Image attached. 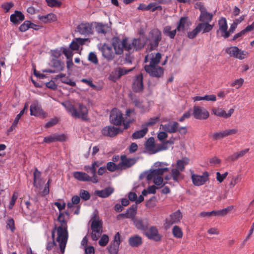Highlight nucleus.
<instances>
[{"label":"nucleus","mask_w":254,"mask_h":254,"mask_svg":"<svg viewBox=\"0 0 254 254\" xmlns=\"http://www.w3.org/2000/svg\"><path fill=\"white\" fill-rule=\"evenodd\" d=\"M62 105L65 107L67 111L70 113L72 117L76 119H81L84 121L89 120L88 109L83 104H79L77 108L69 102H63Z\"/></svg>","instance_id":"nucleus-1"},{"label":"nucleus","mask_w":254,"mask_h":254,"mask_svg":"<svg viewBox=\"0 0 254 254\" xmlns=\"http://www.w3.org/2000/svg\"><path fill=\"white\" fill-rule=\"evenodd\" d=\"M89 41L88 38H75L69 45V48H63V53L66 57L67 61L66 64H73V53L71 50H78L80 46L85 44L86 41Z\"/></svg>","instance_id":"nucleus-2"},{"label":"nucleus","mask_w":254,"mask_h":254,"mask_svg":"<svg viewBox=\"0 0 254 254\" xmlns=\"http://www.w3.org/2000/svg\"><path fill=\"white\" fill-rule=\"evenodd\" d=\"M58 237L57 241L60 243L59 246L61 251H64L66 244L68 239L67 227L59 226L57 228Z\"/></svg>","instance_id":"nucleus-3"},{"label":"nucleus","mask_w":254,"mask_h":254,"mask_svg":"<svg viewBox=\"0 0 254 254\" xmlns=\"http://www.w3.org/2000/svg\"><path fill=\"white\" fill-rule=\"evenodd\" d=\"M144 69L152 77L159 78L164 74V68L158 64H145Z\"/></svg>","instance_id":"nucleus-4"},{"label":"nucleus","mask_w":254,"mask_h":254,"mask_svg":"<svg viewBox=\"0 0 254 254\" xmlns=\"http://www.w3.org/2000/svg\"><path fill=\"white\" fill-rule=\"evenodd\" d=\"M134 68V67L127 69L124 67L116 68L110 74L108 78L110 80L115 82L119 80L123 75H126L129 72L132 71Z\"/></svg>","instance_id":"nucleus-5"},{"label":"nucleus","mask_w":254,"mask_h":254,"mask_svg":"<svg viewBox=\"0 0 254 254\" xmlns=\"http://www.w3.org/2000/svg\"><path fill=\"white\" fill-rule=\"evenodd\" d=\"M123 115V114L120 110L116 108L113 109L110 115V123L116 126L121 125L122 122L124 121Z\"/></svg>","instance_id":"nucleus-6"},{"label":"nucleus","mask_w":254,"mask_h":254,"mask_svg":"<svg viewBox=\"0 0 254 254\" xmlns=\"http://www.w3.org/2000/svg\"><path fill=\"white\" fill-rule=\"evenodd\" d=\"M113 46L116 54L120 55L123 53L124 49L127 51L128 41L127 39H124L121 41L118 38H115L113 40Z\"/></svg>","instance_id":"nucleus-7"},{"label":"nucleus","mask_w":254,"mask_h":254,"mask_svg":"<svg viewBox=\"0 0 254 254\" xmlns=\"http://www.w3.org/2000/svg\"><path fill=\"white\" fill-rule=\"evenodd\" d=\"M143 75L141 73L134 76L132 83V89L134 92L141 93L143 91Z\"/></svg>","instance_id":"nucleus-8"},{"label":"nucleus","mask_w":254,"mask_h":254,"mask_svg":"<svg viewBox=\"0 0 254 254\" xmlns=\"http://www.w3.org/2000/svg\"><path fill=\"white\" fill-rule=\"evenodd\" d=\"M123 132L122 128L112 126H106L101 130L102 134L104 136L110 137H114Z\"/></svg>","instance_id":"nucleus-9"},{"label":"nucleus","mask_w":254,"mask_h":254,"mask_svg":"<svg viewBox=\"0 0 254 254\" xmlns=\"http://www.w3.org/2000/svg\"><path fill=\"white\" fill-rule=\"evenodd\" d=\"M192 115L197 120H206L209 116L208 111L204 108L194 106L193 108Z\"/></svg>","instance_id":"nucleus-10"},{"label":"nucleus","mask_w":254,"mask_h":254,"mask_svg":"<svg viewBox=\"0 0 254 254\" xmlns=\"http://www.w3.org/2000/svg\"><path fill=\"white\" fill-rule=\"evenodd\" d=\"M150 33L151 35L150 48L153 50L158 47L159 42L162 39L161 32L158 29H154Z\"/></svg>","instance_id":"nucleus-11"},{"label":"nucleus","mask_w":254,"mask_h":254,"mask_svg":"<svg viewBox=\"0 0 254 254\" xmlns=\"http://www.w3.org/2000/svg\"><path fill=\"white\" fill-rule=\"evenodd\" d=\"M120 158L121 161L119 163V168L121 170L131 167L137 161V159L134 158H127L126 155H121Z\"/></svg>","instance_id":"nucleus-12"},{"label":"nucleus","mask_w":254,"mask_h":254,"mask_svg":"<svg viewBox=\"0 0 254 254\" xmlns=\"http://www.w3.org/2000/svg\"><path fill=\"white\" fill-rule=\"evenodd\" d=\"M145 42L143 40L138 38L134 39L131 42H128V46L127 48L128 52L137 51L141 49L144 46Z\"/></svg>","instance_id":"nucleus-13"},{"label":"nucleus","mask_w":254,"mask_h":254,"mask_svg":"<svg viewBox=\"0 0 254 254\" xmlns=\"http://www.w3.org/2000/svg\"><path fill=\"white\" fill-rule=\"evenodd\" d=\"M120 243V234L117 232L114 236L113 243L108 248L109 253L110 254H118Z\"/></svg>","instance_id":"nucleus-14"},{"label":"nucleus","mask_w":254,"mask_h":254,"mask_svg":"<svg viewBox=\"0 0 254 254\" xmlns=\"http://www.w3.org/2000/svg\"><path fill=\"white\" fill-rule=\"evenodd\" d=\"M66 136L64 134L54 133L44 138L43 142L50 143L51 142L60 141L63 142L66 140Z\"/></svg>","instance_id":"nucleus-15"},{"label":"nucleus","mask_w":254,"mask_h":254,"mask_svg":"<svg viewBox=\"0 0 254 254\" xmlns=\"http://www.w3.org/2000/svg\"><path fill=\"white\" fill-rule=\"evenodd\" d=\"M77 31L81 35H89L92 33V25L88 22H82L77 27Z\"/></svg>","instance_id":"nucleus-16"},{"label":"nucleus","mask_w":254,"mask_h":254,"mask_svg":"<svg viewBox=\"0 0 254 254\" xmlns=\"http://www.w3.org/2000/svg\"><path fill=\"white\" fill-rule=\"evenodd\" d=\"M191 179L193 184L196 186L203 185L208 179V173L205 172L202 176L192 174L191 175Z\"/></svg>","instance_id":"nucleus-17"},{"label":"nucleus","mask_w":254,"mask_h":254,"mask_svg":"<svg viewBox=\"0 0 254 254\" xmlns=\"http://www.w3.org/2000/svg\"><path fill=\"white\" fill-rule=\"evenodd\" d=\"M146 236L150 240L158 242L161 240L162 236L158 233V230L156 227H151L148 231L145 232Z\"/></svg>","instance_id":"nucleus-18"},{"label":"nucleus","mask_w":254,"mask_h":254,"mask_svg":"<svg viewBox=\"0 0 254 254\" xmlns=\"http://www.w3.org/2000/svg\"><path fill=\"white\" fill-rule=\"evenodd\" d=\"M212 112L213 114L217 116L227 119L231 116L234 112V109L231 108L229 110L228 113H226L225 111L222 108H214L212 109Z\"/></svg>","instance_id":"nucleus-19"},{"label":"nucleus","mask_w":254,"mask_h":254,"mask_svg":"<svg viewBox=\"0 0 254 254\" xmlns=\"http://www.w3.org/2000/svg\"><path fill=\"white\" fill-rule=\"evenodd\" d=\"M30 115L34 116H42L45 117V113L37 102H33L30 107Z\"/></svg>","instance_id":"nucleus-20"},{"label":"nucleus","mask_w":254,"mask_h":254,"mask_svg":"<svg viewBox=\"0 0 254 254\" xmlns=\"http://www.w3.org/2000/svg\"><path fill=\"white\" fill-rule=\"evenodd\" d=\"M103 56L108 61L112 60L114 57V53L111 46L104 44L101 49Z\"/></svg>","instance_id":"nucleus-21"},{"label":"nucleus","mask_w":254,"mask_h":254,"mask_svg":"<svg viewBox=\"0 0 254 254\" xmlns=\"http://www.w3.org/2000/svg\"><path fill=\"white\" fill-rule=\"evenodd\" d=\"M182 218V215L180 211L178 210L170 216V219H166V223L168 225H171L174 223L180 222Z\"/></svg>","instance_id":"nucleus-22"},{"label":"nucleus","mask_w":254,"mask_h":254,"mask_svg":"<svg viewBox=\"0 0 254 254\" xmlns=\"http://www.w3.org/2000/svg\"><path fill=\"white\" fill-rule=\"evenodd\" d=\"M133 223L136 228L138 230L146 231L148 229L149 223L147 219H134Z\"/></svg>","instance_id":"nucleus-23"},{"label":"nucleus","mask_w":254,"mask_h":254,"mask_svg":"<svg viewBox=\"0 0 254 254\" xmlns=\"http://www.w3.org/2000/svg\"><path fill=\"white\" fill-rule=\"evenodd\" d=\"M179 124L177 122L169 123L163 126V129L169 133H174L178 131Z\"/></svg>","instance_id":"nucleus-24"},{"label":"nucleus","mask_w":254,"mask_h":254,"mask_svg":"<svg viewBox=\"0 0 254 254\" xmlns=\"http://www.w3.org/2000/svg\"><path fill=\"white\" fill-rule=\"evenodd\" d=\"M249 151V148H246L244 150H241L239 152H236L233 154L229 156L226 160L228 161L235 162L239 158L243 157Z\"/></svg>","instance_id":"nucleus-25"},{"label":"nucleus","mask_w":254,"mask_h":254,"mask_svg":"<svg viewBox=\"0 0 254 254\" xmlns=\"http://www.w3.org/2000/svg\"><path fill=\"white\" fill-rule=\"evenodd\" d=\"M114 189L113 188L109 187L102 190H96L95 193L100 197L106 198L109 196L114 192Z\"/></svg>","instance_id":"nucleus-26"},{"label":"nucleus","mask_w":254,"mask_h":254,"mask_svg":"<svg viewBox=\"0 0 254 254\" xmlns=\"http://www.w3.org/2000/svg\"><path fill=\"white\" fill-rule=\"evenodd\" d=\"M213 18V14L208 12L205 9H200L199 20L201 22H210Z\"/></svg>","instance_id":"nucleus-27"},{"label":"nucleus","mask_w":254,"mask_h":254,"mask_svg":"<svg viewBox=\"0 0 254 254\" xmlns=\"http://www.w3.org/2000/svg\"><path fill=\"white\" fill-rule=\"evenodd\" d=\"M102 228V222L101 221L94 219L92 221L91 228L93 232L101 234L103 232Z\"/></svg>","instance_id":"nucleus-28"},{"label":"nucleus","mask_w":254,"mask_h":254,"mask_svg":"<svg viewBox=\"0 0 254 254\" xmlns=\"http://www.w3.org/2000/svg\"><path fill=\"white\" fill-rule=\"evenodd\" d=\"M24 19V15L19 11H15L14 13L11 14L10 17V20L14 24H17L20 21Z\"/></svg>","instance_id":"nucleus-29"},{"label":"nucleus","mask_w":254,"mask_h":254,"mask_svg":"<svg viewBox=\"0 0 254 254\" xmlns=\"http://www.w3.org/2000/svg\"><path fill=\"white\" fill-rule=\"evenodd\" d=\"M214 24H210L208 22H201L196 26L199 32L202 31L203 33L210 32L213 28Z\"/></svg>","instance_id":"nucleus-30"},{"label":"nucleus","mask_w":254,"mask_h":254,"mask_svg":"<svg viewBox=\"0 0 254 254\" xmlns=\"http://www.w3.org/2000/svg\"><path fill=\"white\" fill-rule=\"evenodd\" d=\"M73 177L78 181L83 182H90L91 178L87 174L82 172H75L73 173Z\"/></svg>","instance_id":"nucleus-31"},{"label":"nucleus","mask_w":254,"mask_h":254,"mask_svg":"<svg viewBox=\"0 0 254 254\" xmlns=\"http://www.w3.org/2000/svg\"><path fill=\"white\" fill-rule=\"evenodd\" d=\"M145 149L154 154L158 152V150H155V141L153 137L149 138L146 141L145 144Z\"/></svg>","instance_id":"nucleus-32"},{"label":"nucleus","mask_w":254,"mask_h":254,"mask_svg":"<svg viewBox=\"0 0 254 254\" xmlns=\"http://www.w3.org/2000/svg\"><path fill=\"white\" fill-rule=\"evenodd\" d=\"M128 243L132 247H137L142 244V238L138 235L132 236L129 238Z\"/></svg>","instance_id":"nucleus-33"},{"label":"nucleus","mask_w":254,"mask_h":254,"mask_svg":"<svg viewBox=\"0 0 254 254\" xmlns=\"http://www.w3.org/2000/svg\"><path fill=\"white\" fill-rule=\"evenodd\" d=\"M219 30L224 34L227 32L228 29L226 19L224 17H221L218 21Z\"/></svg>","instance_id":"nucleus-34"},{"label":"nucleus","mask_w":254,"mask_h":254,"mask_svg":"<svg viewBox=\"0 0 254 254\" xmlns=\"http://www.w3.org/2000/svg\"><path fill=\"white\" fill-rule=\"evenodd\" d=\"M38 18L42 22L47 23L55 21L56 20V16L53 13H49L44 16L39 15Z\"/></svg>","instance_id":"nucleus-35"},{"label":"nucleus","mask_w":254,"mask_h":254,"mask_svg":"<svg viewBox=\"0 0 254 254\" xmlns=\"http://www.w3.org/2000/svg\"><path fill=\"white\" fill-rule=\"evenodd\" d=\"M163 173L161 168L154 169L151 171L147 175L146 179L148 181L151 180L153 177L160 176L163 175Z\"/></svg>","instance_id":"nucleus-36"},{"label":"nucleus","mask_w":254,"mask_h":254,"mask_svg":"<svg viewBox=\"0 0 254 254\" xmlns=\"http://www.w3.org/2000/svg\"><path fill=\"white\" fill-rule=\"evenodd\" d=\"M177 31L176 29L174 30H171V27L170 26H166L164 27L163 32L170 38L174 39L176 34Z\"/></svg>","instance_id":"nucleus-37"},{"label":"nucleus","mask_w":254,"mask_h":254,"mask_svg":"<svg viewBox=\"0 0 254 254\" xmlns=\"http://www.w3.org/2000/svg\"><path fill=\"white\" fill-rule=\"evenodd\" d=\"M137 210V205L136 204H133L129 208H128L126 211V213L128 215V218H131L133 219L135 215L136 214Z\"/></svg>","instance_id":"nucleus-38"},{"label":"nucleus","mask_w":254,"mask_h":254,"mask_svg":"<svg viewBox=\"0 0 254 254\" xmlns=\"http://www.w3.org/2000/svg\"><path fill=\"white\" fill-rule=\"evenodd\" d=\"M189 162V159L187 157H184L182 159L178 160L176 163L177 169L181 171H183L185 169V166L188 165Z\"/></svg>","instance_id":"nucleus-39"},{"label":"nucleus","mask_w":254,"mask_h":254,"mask_svg":"<svg viewBox=\"0 0 254 254\" xmlns=\"http://www.w3.org/2000/svg\"><path fill=\"white\" fill-rule=\"evenodd\" d=\"M188 18L187 17H182L180 18L178 25L176 28V30L180 31H184L185 30V26L187 23Z\"/></svg>","instance_id":"nucleus-40"},{"label":"nucleus","mask_w":254,"mask_h":254,"mask_svg":"<svg viewBox=\"0 0 254 254\" xmlns=\"http://www.w3.org/2000/svg\"><path fill=\"white\" fill-rule=\"evenodd\" d=\"M147 131H148L147 127H144V128H142V129L135 131L132 134V137L133 139L140 138L144 136L147 133Z\"/></svg>","instance_id":"nucleus-41"},{"label":"nucleus","mask_w":254,"mask_h":254,"mask_svg":"<svg viewBox=\"0 0 254 254\" xmlns=\"http://www.w3.org/2000/svg\"><path fill=\"white\" fill-rule=\"evenodd\" d=\"M194 101H200V100H206L215 101L216 100V97L214 95H205L204 96H195L193 98Z\"/></svg>","instance_id":"nucleus-42"},{"label":"nucleus","mask_w":254,"mask_h":254,"mask_svg":"<svg viewBox=\"0 0 254 254\" xmlns=\"http://www.w3.org/2000/svg\"><path fill=\"white\" fill-rule=\"evenodd\" d=\"M95 29L97 33L105 34L108 30V26L106 24L99 23L96 26Z\"/></svg>","instance_id":"nucleus-43"},{"label":"nucleus","mask_w":254,"mask_h":254,"mask_svg":"<svg viewBox=\"0 0 254 254\" xmlns=\"http://www.w3.org/2000/svg\"><path fill=\"white\" fill-rule=\"evenodd\" d=\"M64 64H53L52 67L53 69H46L43 70V72H47L49 73H56L62 71L64 68Z\"/></svg>","instance_id":"nucleus-44"},{"label":"nucleus","mask_w":254,"mask_h":254,"mask_svg":"<svg viewBox=\"0 0 254 254\" xmlns=\"http://www.w3.org/2000/svg\"><path fill=\"white\" fill-rule=\"evenodd\" d=\"M34 183L33 185L36 188H38L40 186V184L38 181V180L40 179L41 176V172L38 171L37 168H35V171L34 172Z\"/></svg>","instance_id":"nucleus-45"},{"label":"nucleus","mask_w":254,"mask_h":254,"mask_svg":"<svg viewBox=\"0 0 254 254\" xmlns=\"http://www.w3.org/2000/svg\"><path fill=\"white\" fill-rule=\"evenodd\" d=\"M209 136V137H212L214 140L222 139L226 137L224 130L210 134Z\"/></svg>","instance_id":"nucleus-46"},{"label":"nucleus","mask_w":254,"mask_h":254,"mask_svg":"<svg viewBox=\"0 0 254 254\" xmlns=\"http://www.w3.org/2000/svg\"><path fill=\"white\" fill-rule=\"evenodd\" d=\"M106 169L110 172H113L117 170L120 169L119 163L117 165L113 162H109L107 163Z\"/></svg>","instance_id":"nucleus-47"},{"label":"nucleus","mask_w":254,"mask_h":254,"mask_svg":"<svg viewBox=\"0 0 254 254\" xmlns=\"http://www.w3.org/2000/svg\"><path fill=\"white\" fill-rule=\"evenodd\" d=\"M173 236L177 238H181L183 237V232L181 229L178 226H175L172 229Z\"/></svg>","instance_id":"nucleus-48"},{"label":"nucleus","mask_w":254,"mask_h":254,"mask_svg":"<svg viewBox=\"0 0 254 254\" xmlns=\"http://www.w3.org/2000/svg\"><path fill=\"white\" fill-rule=\"evenodd\" d=\"M239 48L237 47H232L226 49V52L231 56L237 58L239 52Z\"/></svg>","instance_id":"nucleus-49"},{"label":"nucleus","mask_w":254,"mask_h":254,"mask_svg":"<svg viewBox=\"0 0 254 254\" xmlns=\"http://www.w3.org/2000/svg\"><path fill=\"white\" fill-rule=\"evenodd\" d=\"M180 172L181 171L177 168H173L171 170L172 177L176 182H178L179 177L181 175Z\"/></svg>","instance_id":"nucleus-50"},{"label":"nucleus","mask_w":254,"mask_h":254,"mask_svg":"<svg viewBox=\"0 0 254 254\" xmlns=\"http://www.w3.org/2000/svg\"><path fill=\"white\" fill-rule=\"evenodd\" d=\"M237 23L234 22L232 24H231L229 30L228 31L227 30V32H225L224 34L221 35L222 36H223L224 38H228L230 36V34L234 32L235 30L237 28Z\"/></svg>","instance_id":"nucleus-51"},{"label":"nucleus","mask_w":254,"mask_h":254,"mask_svg":"<svg viewBox=\"0 0 254 254\" xmlns=\"http://www.w3.org/2000/svg\"><path fill=\"white\" fill-rule=\"evenodd\" d=\"M90 172H91L92 176L91 178V182L93 183H97L98 182L97 176H96V169L93 166H91L90 168Z\"/></svg>","instance_id":"nucleus-52"},{"label":"nucleus","mask_w":254,"mask_h":254,"mask_svg":"<svg viewBox=\"0 0 254 254\" xmlns=\"http://www.w3.org/2000/svg\"><path fill=\"white\" fill-rule=\"evenodd\" d=\"M79 197L83 200L87 201L90 198V194L87 190H81L79 192Z\"/></svg>","instance_id":"nucleus-53"},{"label":"nucleus","mask_w":254,"mask_h":254,"mask_svg":"<svg viewBox=\"0 0 254 254\" xmlns=\"http://www.w3.org/2000/svg\"><path fill=\"white\" fill-rule=\"evenodd\" d=\"M109 242V237L106 234H104L101 237L99 241V244L100 246L105 247Z\"/></svg>","instance_id":"nucleus-54"},{"label":"nucleus","mask_w":254,"mask_h":254,"mask_svg":"<svg viewBox=\"0 0 254 254\" xmlns=\"http://www.w3.org/2000/svg\"><path fill=\"white\" fill-rule=\"evenodd\" d=\"M30 24L31 22L30 21H25L24 23L22 24H21L19 27L20 31L22 32H25L30 28Z\"/></svg>","instance_id":"nucleus-55"},{"label":"nucleus","mask_w":254,"mask_h":254,"mask_svg":"<svg viewBox=\"0 0 254 254\" xmlns=\"http://www.w3.org/2000/svg\"><path fill=\"white\" fill-rule=\"evenodd\" d=\"M47 5L50 7H60L61 2L58 0H46Z\"/></svg>","instance_id":"nucleus-56"},{"label":"nucleus","mask_w":254,"mask_h":254,"mask_svg":"<svg viewBox=\"0 0 254 254\" xmlns=\"http://www.w3.org/2000/svg\"><path fill=\"white\" fill-rule=\"evenodd\" d=\"M153 183L157 186H160L162 185L164 186L166 185L167 182H163V178L161 176H156L153 178Z\"/></svg>","instance_id":"nucleus-57"},{"label":"nucleus","mask_w":254,"mask_h":254,"mask_svg":"<svg viewBox=\"0 0 254 254\" xmlns=\"http://www.w3.org/2000/svg\"><path fill=\"white\" fill-rule=\"evenodd\" d=\"M161 58V55L159 53L155 54V56H152L149 64H159Z\"/></svg>","instance_id":"nucleus-58"},{"label":"nucleus","mask_w":254,"mask_h":254,"mask_svg":"<svg viewBox=\"0 0 254 254\" xmlns=\"http://www.w3.org/2000/svg\"><path fill=\"white\" fill-rule=\"evenodd\" d=\"M57 220L61 224L60 226L67 227V222L65 220L64 213L63 212H60Z\"/></svg>","instance_id":"nucleus-59"},{"label":"nucleus","mask_w":254,"mask_h":254,"mask_svg":"<svg viewBox=\"0 0 254 254\" xmlns=\"http://www.w3.org/2000/svg\"><path fill=\"white\" fill-rule=\"evenodd\" d=\"M13 6L12 2H7L2 3L1 7L5 10V12H7Z\"/></svg>","instance_id":"nucleus-60"},{"label":"nucleus","mask_w":254,"mask_h":254,"mask_svg":"<svg viewBox=\"0 0 254 254\" xmlns=\"http://www.w3.org/2000/svg\"><path fill=\"white\" fill-rule=\"evenodd\" d=\"M88 60L93 64H98V59L94 52H90L88 57Z\"/></svg>","instance_id":"nucleus-61"},{"label":"nucleus","mask_w":254,"mask_h":254,"mask_svg":"<svg viewBox=\"0 0 254 254\" xmlns=\"http://www.w3.org/2000/svg\"><path fill=\"white\" fill-rule=\"evenodd\" d=\"M28 110V105L25 104L23 109L20 112V113L17 115L16 118L14 119L15 124L18 123L19 120L21 116L24 114L25 111Z\"/></svg>","instance_id":"nucleus-62"},{"label":"nucleus","mask_w":254,"mask_h":254,"mask_svg":"<svg viewBox=\"0 0 254 254\" xmlns=\"http://www.w3.org/2000/svg\"><path fill=\"white\" fill-rule=\"evenodd\" d=\"M59 121V120L57 118L51 119L49 121H48L45 125V127L46 128L51 127L55 125H56Z\"/></svg>","instance_id":"nucleus-63"},{"label":"nucleus","mask_w":254,"mask_h":254,"mask_svg":"<svg viewBox=\"0 0 254 254\" xmlns=\"http://www.w3.org/2000/svg\"><path fill=\"white\" fill-rule=\"evenodd\" d=\"M250 68L248 64H240L237 67V70L239 72L244 73L247 71Z\"/></svg>","instance_id":"nucleus-64"}]
</instances>
